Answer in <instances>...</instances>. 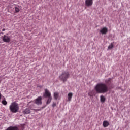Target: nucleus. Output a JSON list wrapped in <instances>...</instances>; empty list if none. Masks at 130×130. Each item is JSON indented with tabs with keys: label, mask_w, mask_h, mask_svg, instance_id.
<instances>
[{
	"label": "nucleus",
	"mask_w": 130,
	"mask_h": 130,
	"mask_svg": "<svg viewBox=\"0 0 130 130\" xmlns=\"http://www.w3.org/2000/svg\"><path fill=\"white\" fill-rule=\"evenodd\" d=\"M114 47V44L111 43V44L108 47V49H112Z\"/></svg>",
	"instance_id": "obj_17"
},
{
	"label": "nucleus",
	"mask_w": 130,
	"mask_h": 130,
	"mask_svg": "<svg viewBox=\"0 0 130 130\" xmlns=\"http://www.w3.org/2000/svg\"><path fill=\"white\" fill-rule=\"evenodd\" d=\"M32 103H34L33 102H30L29 103H28V105H30V104H32Z\"/></svg>",
	"instance_id": "obj_21"
},
{
	"label": "nucleus",
	"mask_w": 130,
	"mask_h": 130,
	"mask_svg": "<svg viewBox=\"0 0 130 130\" xmlns=\"http://www.w3.org/2000/svg\"><path fill=\"white\" fill-rule=\"evenodd\" d=\"M100 100H101V102H102L103 103L105 102V100H106V99L105 98V96H104V95H101L100 96Z\"/></svg>",
	"instance_id": "obj_14"
},
{
	"label": "nucleus",
	"mask_w": 130,
	"mask_h": 130,
	"mask_svg": "<svg viewBox=\"0 0 130 130\" xmlns=\"http://www.w3.org/2000/svg\"><path fill=\"white\" fill-rule=\"evenodd\" d=\"M43 96L45 98L51 97V93H50V92H49V90H48V89H46L45 90V93L43 95Z\"/></svg>",
	"instance_id": "obj_5"
},
{
	"label": "nucleus",
	"mask_w": 130,
	"mask_h": 130,
	"mask_svg": "<svg viewBox=\"0 0 130 130\" xmlns=\"http://www.w3.org/2000/svg\"><path fill=\"white\" fill-rule=\"evenodd\" d=\"M51 100H52V98L51 96H50L48 98V100L46 102V104H50V103L51 102Z\"/></svg>",
	"instance_id": "obj_16"
},
{
	"label": "nucleus",
	"mask_w": 130,
	"mask_h": 130,
	"mask_svg": "<svg viewBox=\"0 0 130 130\" xmlns=\"http://www.w3.org/2000/svg\"><path fill=\"white\" fill-rule=\"evenodd\" d=\"M42 108H45V106L43 107Z\"/></svg>",
	"instance_id": "obj_24"
},
{
	"label": "nucleus",
	"mask_w": 130,
	"mask_h": 130,
	"mask_svg": "<svg viewBox=\"0 0 130 130\" xmlns=\"http://www.w3.org/2000/svg\"><path fill=\"white\" fill-rule=\"evenodd\" d=\"M59 97V93L58 92H55L54 93V98L55 100H57Z\"/></svg>",
	"instance_id": "obj_13"
},
{
	"label": "nucleus",
	"mask_w": 130,
	"mask_h": 130,
	"mask_svg": "<svg viewBox=\"0 0 130 130\" xmlns=\"http://www.w3.org/2000/svg\"><path fill=\"white\" fill-rule=\"evenodd\" d=\"M85 4L86 7H91L93 5V0H85Z\"/></svg>",
	"instance_id": "obj_7"
},
{
	"label": "nucleus",
	"mask_w": 130,
	"mask_h": 130,
	"mask_svg": "<svg viewBox=\"0 0 130 130\" xmlns=\"http://www.w3.org/2000/svg\"><path fill=\"white\" fill-rule=\"evenodd\" d=\"M112 80V79L111 78H108V79H106L105 82L106 83V84H107V85H111V80Z\"/></svg>",
	"instance_id": "obj_12"
},
{
	"label": "nucleus",
	"mask_w": 130,
	"mask_h": 130,
	"mask_svg": "<svg viewBox=\"0 0 130 130\" xmlns=\"http://www.w3.org/2000/svg\"><path fill=\"white\" fill-rule=\"evenodd\" d=\"M68 101L70 102L71 101L72 98H73V93L70 92L68 93Z\"/></svg>",
	"instance_id": "obj_10"
},
{
	"label": "nucleus",
	"mask_w": 130,
	"mask_h": 130,
	"mask_svg": "<svg viewBox=\"0 0 130 130\" xmlns=\"http://www.w3.org/2000/svg\"><path fill=\"white\" fill-rule=\"evenodd\" d=\"M9 109L12 113H17V112H19L20 107L17 102H13L9 106Z\"/></svg>",
	"instance_id": "obj_2"
},
{
	"label": "nucleus",
	"mask_w": 130,
	"mask_h": 130,
	"mask_svg": "<svg viewBox=\"0 0 130 130\" xmlns=\"http://www.w3.org/2000/svg\"><path fill=\"white\" fill-rule=\"evenodd\" d=\"M34 102L37 105H41L42 104V97L39 96L34 100Z\"/></svg>",
	"instance_id": "obj_4"
},
{
	"label": "nucleus",
	"mask_w": 130,
	"mask_h": 130,
	"mask_svg": "<svg viewBox=\"0 0 130 130\" xmlns=\"http://www.w3.org/2000/svg\"><path fill=\"white\" fill-rule=\"evenodd\" d=\"M22 112L24 114H29L31 113V111H30L29 108H27Z\"/></svg>",
	"instance_id": "obj_9"
},
{
	"label": "nucleus",
	"mask_w": 130,
	"mask_h": 130,
	"mask_svg": "<svg viewBox=\"0 0 130 130\" xmlns=\"http://www.w3.org/2000/svg\"><path fill=\"white\" fill-rule=\"evenodd\" d=\"M20 12V9L18 7H15V13H19Z\"/></svg>",
	"instance_id": "obj_19"
},
{
	"label": "nucleus",
	"mask_w": 130,
	"mask_h": 130,
	"mask_svg": "<svg viewBox=\"0 0 130 130\" xmlns=\"http://www.w3.org/2000/svg\"><path fill=\"white\" fill-rule=\"evenodd\" d=\"M94 90L96 91V93L99 94H104V93H107L108 92V86L103 83H100L96 84L94 87Z\"/></svg>",
	"instance_id": "obj_1"
},
{
	"label": "nucleus",
	"mask_w": 130,
	"mask_h": 130,
	"mask_svg": "<svg viewBox=\"0 0 130 130\" xmlns=\"http://www.w3.org/2000/svg\"><path fill=\"white\" fill-rule=\"evenodd\" d=\"M59 78L61 81H63V82H66V81H67L69 78V72H63L62 74L59 76Z\"/></svg>",
	"instance_id": "obj_3"
},
{
	"label": "nucleus",
	"mask_w": 130,
	"mask_h": 130,
	"mask_svg": "<svg viewBox=\"0 0 130 130\" xmlns=\"http://www.w3.org/2000/svg\"><path fill=\"white\" fill-rule=\"evenodd\" d=\"M52 107H55V106H56V103L53 102L52 105Z\"/></svg>",
	"instance_id": "obj_20"
},
{
	"label": "nucleus",
	"mask_w": 130,
	"mask_h": 130,
	"mask_svg": "<svg viewBox=\"0 0 130 130\" xmlns=\"http://www.w3.org/2000/svg\"><path fill=\"white\" fill-rule=\"evenodd\" d=\"M2 31L4 32V31H6V29H5V28H3V29H2Z\"/></svg>",
	"instance_id": "obj_23"
},
{
	"label": "nucleus",
	"mask_w": 130,
	"mask_h": 130,
	"mask_svg": "<svg viewBox=\"0 0 130 130\" xmlns=\"http://www.w3.org/2000/svg\"><path fill=\"white\" fill-rule=\"evenodd\" d=\"M2 104H3V105H7V104H8V102L5 100H3L2 101Z\"/></svg>",
	"instance_id": "obj_18"
},
{
	"label": "nucleus",
	"mask_w": 130,
	"mask_h": 130,
	"mask_svg": "<svg viewBox=\"0 0 130 130\" xmlns=\"http://www.w3.org/2000/svg\"><path fill=\"white\" fill-rule=\"evenodd\" d=\"M88 95L90 97H93L95 95V91L94 90L91 91L88 93Z\"/></svg>",
	"instance_id": "obj_15"
},
{
	"label": "nucleus",
	"mask_w": 130,
	"mask_h": 130,
	"mask_svg": "<svg viewBox=\"0 0 130 130\" xmlns=\"http://www.w3.org/2000/svg\"><path fill=\"white\" fill-rule=\"evenodd\" d=\"M103 125L104 127H107L109 125V122L108 121L105 120L103 122Z\"/></svg>",
	"instance_id": "obj_11"
},
{
	"label": "nucleus",
	"mask_w": 130,
	"mask_h": 130,
	"mask_svg": "<svg viewBox=\"0 0 130 130\" xmlns=\"http://www.w3.org/2000/svg\"><path fill=\"white\" fill-rule=\"evenodd\" d=\"M108 32V29L107 27H103L100 30V33L102 34H106Z\"/></svg>",
	"instance_id": "obj_8"
},
{
	"label": "nucleus",
	"mask_w": 130,
	"mask_h": 130,
	"mask_svg": "<svg viewBox=\"0 0 130 130\" xmlns=\"http://www.w3.org/2000/svg\"><path fill=\"white\" fill-rule=\"evenodd\" d=\"M2 99V93H0V100Z\"/></svg>",
	"instance_id": "obj_22"
},
{
	"label": "nucleus",
	"mask_w": 130,
	"mask_h": 130,
	"mask_svg": "<svg viewBox=\"0 0 130 130\" xmlns=\"http://www.w3.org/2000/svg\"><path fill=\"white\" fill-rule=\"evenodd\" d=\"M3 41H4V42H6L7 43H9V42L11 41V39L10 38V36L4 35L3 37Z\"/></svg>",
	"instance_id": "obj_6"
}]
</instances>
